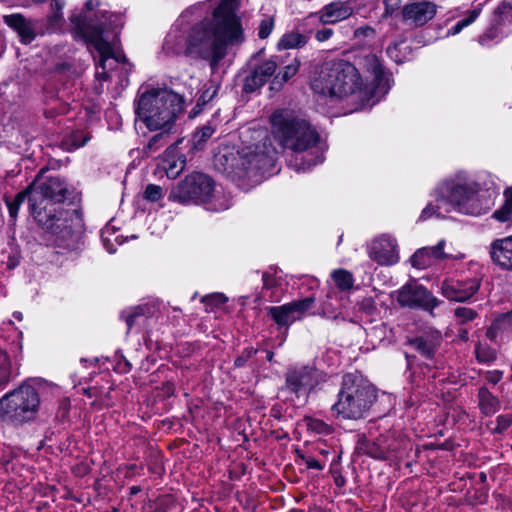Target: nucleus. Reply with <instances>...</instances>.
<instances>
[{"instance_id":"f257e3e1","label":"nucleus","mask_w":512,"mask_h":512,"mask_svg":"<svg viewBox=\"0 0 512 512\" xmlns=\"http://www.w3.org/2000/svg\"><path fill=\"white\" fill-rule=\"evenodd\" d=\"M236 0H220L211 18H205L190 29L188 57L209 62L212 70L227 54L229 45L244 41Z\"/></svg>"},{"instance_id":"f03ea898","label":"nucleus","mask_w":512,"mask_h":512,"mask_svg":"<svg viewBox=\"0 0 512 512\" xmlns=\"http://www.w3.org/2000/svg\"><path fill=\"white\" fill-rule=\"evenodd\" d=\"M99 6V0H87L83 10L72 12L70 22L76 34L100 56L99 67L102 71H97L96 77L107 80L106 62L112 58L117 62L125 59L115 52L120 43L119 34L124 20L121 15L112 14Z\"/></svg>"},{"instance_id":"7ed1b4c3","label":"nucleus","mask_w":512,"mask_h":512,"mask_svg":"<svg viewBox=\"0 0 512 512\" xmlns=\"http://www.w3.org/2000/svg\"><path fill=\"white\" fill-rule=\"evenodd\" d=\"M485 185V194L481 184L464 174H457L454 178L444 181L437 189L436 201L449 205L453 210L471 216L485 214L493 204V197L497 194L494 183L489 180Z\"/></svg>"},{"instance_id":"20e7f679","label":"nucleus","mask_w":512,"mask_h":512,"mask_svg":"<svg viewBox=\"0 0 512 512\" xmlns=\"http://www.w3.org/2000/svg\"><path fill=\"white\" fill-rule=\"evenodd\" d=\"M271 135L280 148L302 153L315 147L320 135L310 122L289 109H278L270 116Z\"/></svg>"},{"instance_id":"39448f33","label":"nucleus","mask_w":512,"mask_h":512,"mask_svg":"<svg viewBox=\"0 0 512 512\" xmlns=\"http://www.w3.org/2000/svg\"><path fill=\"white\" fill-rule=\"evenodd\" d=\"M377 400V390L358 373L343 375L337 401L332 414L343 420H360L367 417Z\"/></svg>"},{"instance_id":"423d86ee","label":"nucleus","mask_w":512,"mask_h":512,"mask_svg":"<svg viewBox=\"0 0 512 512\" xmlns=\"http://www.w3.org/2000/svg\"><path fill=\"white\" fill-rule=\"evenodd\" d=\"M184 98L170 90L152 89L143 93L135 112L150 131L160 128L175 130V121L183 112Z\"/></svg>"},{"instance_id":"0eeeda50","label":"nucleus","mask_w":512,"mask_h":512,"mask_svg":"<svg viewBox=\"0 0 512 512\" xmlns=\"http://www.w3.org/2000/svg\"><path fill=\"white\" fill-rule=\"evenodd\" d=\"M31 214L55 246L66 250L78 248L84 227L82 213L78 209L51 207Z\"/></svg>"},{"instance_id":"6e6552de","label":"nucleus","mask_w":512,"mask_h":512,"mask_svg":"<svg viewBox=\"0 0 512 512\" xmlns=\"http://www.w3.org/2000/svg\"><path fill=\"white\" fill-rule=\"evenodd\" d=\"M361 86L362 78L356 64L344 59L325 61L311 81L315 93L337 98L351 95Z\"/></svg>"},{"instance_id":"1a4fd4ad","label":"nucleus","mask_w":512,"mask_h":512,"mask_svg":"<svg viewBox=\"0 0 512 512\" xmlns=\"http://www.w3.org/2000/svg\"><path fill=\"white\" fill-rule=\"evenodd\" d=\"M40 383L29 380L0 398V422L23 426L36 421L41 398Z\"/></svg>"},{"instance_id":"9d476101","label":"nucleus","mask_w":512,"mask_h":512,"mask_svg":"<svg viewBox=\"0 0 512 512\" xmlns=\"http://www.w3.org/2000/svg\"><path fill=\"white\" fill-rule=\"evenodd\" d=\"M278 154L279 151L272 145L271 139L265 136L261 144L247 147L239 153L240 162L237 165L247 176L271 173Z\"/></svg>"},{"instance_id":"9b49d317","label":"nucleus","mask_w":512,"mask_h":512,"mask_svg":"<svg viewBox=\"0 0 512 512\" xmlns=\"http://www.w3.org/2000/svg\"><path fill=\"white\" fill-rule=\"evenodd\" d=\"M29 208L36 210L50 209L56 203H63L71 194L67 183L60 177H49L45 181L29 185Z\"/></svg>"},{"instance_id":"f8f14e48","label":"nucleus","mask_w":512,"mask_h":512,"mask_svg":"<svg viewBox=\"0 0 512 512\" xmlns=\"http://www.w3.org/2000/svg\"><path fill=\"white\" fill-rule=\"evenodd\" d=\"M214 191L213 180L203 173H193L174 187L169 195V200L180 204L191 202H207Z\"/></svg>"},{"instance_id":"ddd939ff","label":"nucleus","mask_w":512,"mask_h":512,"mask_svg":"<svg viewBox=\"0 0 512 512\" xmlns=\"http://www.w3.org/2000/svg\"><path fill=\"white\" fill-rule=\"evenodd\" d=\"M321 381V372L312 365L289 366L285 372L284 390L305 402Z\"/></svg>"},{"instance_id":"4468645a","label":"nucleus","mask_w":512,"mask_h":512,"mask_svg":"<svg viewBox=\"0 0 512 512\" xmlns=\"http://www.w3.org/2000/svg\"><path fill=\"white\" fill-rule=\"evenodd\" d=\"M396 300L401 307L421 309L432 313L440 301L425 286L416 281L408 282L396 291Z\"/></svg>"},{"instance_id":"2eb2a0df","label":"nucleus","mask_w":512,"mask_h":512,"mask_svg":"<svg viewBox=\"0 0 512 512\" xmlns=\"http://www.w3.org/2000/svg\"><path fill=\"white\" fill-rule=\"evenodd\" d=\"M314 302L315 298L309 296L280 306L267 307L266 310L279 329L284 327L287 330L294 322L303 318Z\"/></svg>"},{"instance_id":"dca6fc26","label":"nucleus","mask_w":512,"mask_h":512,"mask_svg":"<svg viewBox=\"0 0 512 512\" xmlns=\"http://www.w3.org/2000/svg\"><path fill=\"white\" fill-rule=\"evenodd\" d=\"M4 23L15 31L22 44L32 43L36 37L46 33L45 21L38 18H27L20 13L3 16Z\"/></svg>"},{"instance_id":"f3484780","label":"nucleus","mask_w":512,"mask_h":512,"mask_svg":"<svg viewBox=\"0 0 512 512\" xmlns=\"http://www.w3.org/2000/svg\"><path fill=\"white\" fill-rule=\"evenodd\" d=\"M358 449L374 459L386 460L396 455L398 445L391 435L386 434L376 439L365 438L359 441Z\"/></svg>"},{"instance_id":"a211bd4d","label":"nucleus","mask_w":512,"mask_h":512,"mask_svg":"<svg viewBox=\"0 0 512 512\" xmlns=\"http://www.w3.org/2000/svg\"><path fill=\"white\" fill-rule=\"evenodd\" d=\"M480 288V279L466 280L446 279L442 282L441 292L445 298L456 302L469 300Z\"/></svg>"},{"instance_id":"6ab92c4d","label":"nucleus","mask_w":512,"mask_h":512,"mask_svg":"<svg viewBox=\"0 0 512 512\" xmlns=\"http://www.w3.org/2000/svg\"><path fill=\"white\" fill-rule=\"evenodd\" d=\"M370 259L380 265H393L399 260L396 240L390 236L382 235L372 241L368 249Z\"/></svg>"},{"instance_id":"aec40b11","label":"nucleus","mask_w":512,"mask_h":512,"mask_svg":"<svg viewBox=\"0 0 512 512\" xmlns=\"http://www.w3.org/2000/svg\"><path fill=\"white\" fill-rule=\"evenodd\" d=\"M277 58V56H273L252 68L251 73L244 81L245 92L252 93L266 84L271 77L274 78L278 67Z\"/></svg>"},{"instance_id":"412c9836","label":"nucleus","mask_w":512,"mask_h":512,"mask_svg":"<svg viewBox=\"0 0 512 512\" xmlns=\"http://www.w3.org/2000/svg\"><path fill=\"white\" fill-rule=\"evenodd\" d=\"M437 5L431 1L412 2L402 9V17L405 21H411L415 26H423L434 18Z\"/></svg>"},{"instance_id":"4be33fe9","label":"nucleus","mask_w":512,"mask_h":512,"mask_svg":"<svg viewBox=\"0 0 512 512\" xmlns=\"http://www.w3.org/2000/svg\"><path fill=\"white\" fill-rule=\"evenodd\" d=\"M352 13L353 8L348 2L334 1L322 7L318 12L311 13L308 19L317 18L324 25L335 24L347 19Z\"/></svg>"},{"instance_id":"5701e85b","label":"nucleus","mask_w":512,"mask_h":512,"mask_svg":"<svg viewBox=\"0 0 512 512\" xmlns=\"http://www.w3.org/2000/svg\"><path fill=\"white\" fill-rule=\"evenodd\" d=\"M445 241L441 240L437 245L418 249L410 258L413 267L426 269L440 260L450 258L451 255L443 251Z\"/></svg>"},{"instance_id":"b1692460","label":"nucleus","mask_w":512,"mask_h":512,"mask_svg":"<svg viewBox=\"0 0 512 512\" xmlns=\"http://www.w3.org/2000/svg\"><path fill=\"white\" fill-rule=\"evenodd\" d=\"M490 256L495 264L512 271V235L491 244Z\"/></svg>"},{"instance_id":"393cba45","label":"nucleus","mask_w":512,"mask_h":512,"mask_svg":"<svg viewBox=\"0 0 512 512\" xmlns=\"http://www.w3.org/2000/svg\"><path fill=\"white\" fill-rule=\"evenodd\" d=\"M440 343L441 336L439 334H425L409 340V344L427 359L434 357Z\"/></svg>"},{"instance_id":"a878e982","label":"nucleus","mask_w":512,"mask_h":512,"mask_svg":"<svg viewBox=\"0 0 512 512\" xmlns=\"http://www.w3.org/2000/svg\"><path fill=\"white\" fill-rule=\"evenodd\" d=\"M182 142V139L174 141L165 151L164 169L169 178H176L185 168L186 158L179 155L177 158L173 156L175 148Z\"/></svg>"},{"instance_id":"bb28decb","label":"nucleus","mask_w":512,"mask_h":512,"mask_svg":"<svg viewBox=\"0 0 512 512\" xmlns=\"http://www.w3.org/2000/svg\"><path fill=\"white\" fill-rule=\"evenodd\" d=\"M190 42V30L187 34L181 33L179 30H172L166 37L164 47L167 52L176 55H185L188 57Z\"/></svg>"},{"instance_id":"cd10ccee","label":"nucleus","mask_w":512,"mask_h":512,"mask_svg":"<svg viewBox=\"0 0 512 512\" xmlns=\"http://www.w3.org/2000/svg\"><path fill=\"white\" fill-rule=\"evenodd\" d=\"M478 402L481 413L486 416L494 415L500 409V401L486 386L478 390Z\"/></svg>"},{"instance_id":"c85d7f7f","label":"nucleus","mask_w":512,"mask_h":512,"mask_svg":"<svg viewBox=\"0 0 512 512\" xmlns=\"http://www.w3.org/2000/svg\"><path fill=\"white\" fill-rule=\"evenodd\" d=\"M356 64L363 70L369 72L374 81L380 82L383 78V67L377 57V55L373 53H368L362 56H358L356 58Z\"/></svg>"},{"instance_id":"c756f323","label":"nucleus","mask_w":512,"mask_h":512,"mask_svg":"<svg viewBox=\"0 0 512 512\" xmlns=\"http://www.w3.org/2000/svg\"><path fill=\"white\" fill-rule=\"evenodd\" d=\"M151 313V307L148 305H139L123 311L121 318L125 320L127 330L130 331L134 326L142 324Z\"/></svg>"},{"instance_id":"7c9ffc66","label":"nucleus","mask_w":512,"mask_h":512,"mask_svg":"<svg viewBox=\"0 0 512 512\" xmlns=\"http://www.w3.org/2000/svg\"><path fill=\"white\" fill-rule=\"evenodd\" d=\"M300 67V61L294 58L289 64L285 65L272 79L270 88L272 90H280L286 82L294 77Z\"/></svg>"},{"instance_id":"2f4dec72","label":"nucleus","mask_w":512,"mask_h":512,"mask_svg":"<svg viewBox=\"0 0 512 512\" xmlns=\"http://www.w3.org/2000/svg\"><path fill=\"white\" fill-rule=\"evenodd\" d=\"M157 131L159 132L153 135L145 146L146 153H154L168 145L170 143L171 136L176 133V130L171 128H160Z\"/></svg>"},{"instance_id":"473e14b6","label":"nucleus","mask_w":512,"mask_h":512,"mask_svg":"<svg viewBox=\"0 0 512 512\" xmlns=\"http://www.w3.org/2000/svg\"><path fill=\"white\" fill-rule=\"evenodd\" d=\"M219 90V85L214 82H210L206 85V88L202 91L199 96L196 105L190 111V117H196L203 109V107L209 103L214 97L217 95Z\"/></svg>"},{"instance_id":"72a5a7b5","label":"nucleus","mask_w":512,"mask_h":512,"mask_svg":"<svg viewBox=\"0 0 512 512\" xmlns=\"http://www.w3.org/2000/svg\"><path fill=\"white\" fill-rule=\"evenodd\" d=\"M512 24V4L502 3L494 11L492 25L495 28Z\"/></svg>"},{"instance_id":"f704fd0d","label":"nucleus","mask_w":512,"mask_h":512,"mask_svg":"<svg viewBox=\"0 0 512 512\" xmlns=\"http://www.w3.org/2000/svg\"><path fill=\"white\" fill-rule=\"evenodd\" d=\"M335 285L342 291L350 290L354 285V277L345 269H336L331 274Z\"/></svg>"},{"instance_id":"c9c22d12","label":"nucleus","mask_w":512,"mask_h":512,"mask_svg":"<svg viewBox=\"0 0 512 512\" xmlns=\"http://www.w3.org/2000/svg\"><path fill=\"white\" fill-rule=\"evenodd\" d=\"M504 196V205L493 213V217L500 222L512 221V187L505 190Z\"/></svg>"},{"instance_id":"e433bc0d","label":"nucleus","mask_w":512,"mask_h":512,"mask_svg":"<svg viewBox=\"0 0 512 512\" xmlns=\"http://www.w3.org/2000/svg\"><path fill=\"white\" fill-rule=\"evenodd\" d=\"M307 43V37L300 33H287L282 36L278 42V47L281 49H293L304 46Z\"/></svg>"},{"instance_id":"4c0bfd02","label":"nucleus","mask_w":512,"mask_h":512,"mask_svg":"<svg viewBox=\"0 0 512 512\" xmlns=\"http://www.w3.org/2000/svg\"><path fill=\"white\" fill-rule=\"evenodd\" d=\"M215 129L211 125H204L193 133L191 139L192 149H202L207 140L213 135Z\"/></svg>"},{"instance_id":"58836bf2","label":"nucleus","mask_w":512,"mask_h":512,"mask_svg":"<svg viewBox=\"0 0 512 512\" xmlns=\"http://www.w3.org/2000/svg\"><path fill=\"white\" fill-rule=\"evenodd\" d=\"M26 198H30L29 186L16 194L13 199L6 198L5 202L11 218L15 219L17 217L19 208Z\"/></svg>"},{"instance_id":"ea45409f","label":"nucleus","mask_w":512,"mask_h":512,"mask_svg":"<svg viewBox=\"0 0 512 512\" xmlns=\"http://www.w3.org/2000/svg\"><path fill=\"white\" fill-rule=\"evenodd\" d=\"M11 380V361L8 354L0 348V387L6 386Z\"/></svg>"},{"instance_id":"a19ab883","label":"nucleus","mask_w":512,"mask_h":512,"mask_svg":"<svg viewBox=\"0 0 512 512\" xmlns=\"http://www.w3.org/2000/svg\"><path fill=\"white\" fill-rule=\"evenodd\" d=\"M480 14V8L473 9L468 12V15L462 20L458 21L453 27H451L448 31V35H456L460 33V31L472 24Z\"/></svg>"},{"instance_id":"79ce46f5","label":"nucleus","mask_w":512,"mask_h":512,"mask_svg":"<svg viewBox=\"0 0 512 512\" xmlns=\"http://www.w3.org/2000/svg\"><path fill=\"white\" fill-rule=\"evenodd\" d=\"M476 359L480 363H491L496 359V351L489 346L478 344L475 348Z\"/></svg>"},{"instance_id":"37998d69","label":"nucleus","mask_w":512,"mask_h":512,"mask_svg":"<svg viewBox=\"0 0 512 512\" xmlns=\"http://www.w3.org/2000/svg\"><path fill=\"white\" fill-rule=\"evenodd\" d=\"M164 197L161 186L156 184H148L143 192V198L149 202H158Z\"/></svg>"},{"instance_id":"c03bdc74","label":"nucleus","mask_w":512,"mask_h":512,"mask_svg":"<svg viewBox=\"0 0 512 512\" xmlns=\"http://www.w3.org/2000/svg\"><path fill=\"white\" fill-rule=\"evenodd\" d=\"M308 428L313 432L323 435H329L333 431V428L329 424H327L323 420L314 418L309 419Z\"/></svg>"},{"instance_id":"a18cd8bd","label":"nucleus","mask_w":512,"mask_h":512,"mask_svg":"<svg viewBox=\"0 0 512 512\" xmlns=\"http://www.w3.org/2000/svg\"><path fill=\"white\" fill-rule=\"evenodd\" d=\"M274 28V18L272 16H264L258 27V37L266 39L269 37Z\"/></svg>"},{"instance_id":"49530a36","label":"nucleus","mask_w":512,"mask_h":512,"mask_svg":"<svg viewBox=\"0 0 512 512\" xmlns=\"http://www.w3.org/2000/svg\"><path fill=\"white\" fill-rule=\"evenodd\" d=\"M454 315L461 321V323H465L474 320L478 314L471 308L458 307L454 310Z\"/></svg>"},{"instance_id":"de8ad7c7","label":"nucleus","mask_w":512,"mask_h":512,"mask_svg":"<svg viewBox=\"0 0 512 512\" xmlns=\"http://www.w3.org/2000/svg\"><path fill=\"white\" fill-rule=\"evenodd\" d=\"M298 456L307 469L322 470L324 468V464L311 455H305L298 451Z\"/></svg>"},{"instance_id":"09e8293b","label":"nucleus","mask_w":512,"mask_h":512,"mask_svg":"<svg viewBox=\"0 0 512 512\" xmlns=\"http://www.w3.org/2000/svg\"><path fill=\"white\" fill-rule=\"evenodd\" d=\"M257 353V350L250 347V348H245L241 355H239L235 361H234V367L236 368H241L243 366H245V364L247 363V361Z\"/></svg>"},{"instance_id":"8fccbe9b","label":"nucleus","mask_w":512,"mask_h":512,"mask_svg":"<svg viewBox=\"0 0 512 512\" xmlns=\"http://www.w3.org/2000/svg\"><path fill=\"white\" fill-rule=\"evenodd\" d=\"M359 310L371 315L376 311V303L372 297H364L358 302Z\"/></svg>"},{"instance_id":"3c124183","label":"nucleus","mask_w":512,"mask_h":512,"mask_svg":"<svg viewBox=\"0 0 512 512\" xmlns=\"http://www.w3.org/2000/svg\"><path fill=\"white\" fill-rule=\"evenodd\" d=\"M45 21L46 32L50 29L58 27L62 20V13L53 11L52 14L46 18H42Z\"/></svg>"},{"instance_id":"603ef678","label":"nucleus","mask_w":512,"mask_h":512,"mask_svg":"<svg viewBox=\"0 0 512 512\" xmlns=\"http://www.w3.org/2000/svg\"><path fill=\"white\" fill-rule=\"evenodd\" d=\"M227 301V297L222 293H213L203 297L202 302L210 304L212 306H220Z\"/></svg>"},{"instance_id":"864d4df0","label":"nucleus","mask_w":512,"mask_h":512,"mask_svg":"<svg viewBox=\"0 0 512 512\" xmlns=\"http://www.w3.org/2000/svg\"><path fill=\"white\" fill-rule=\"evenodd\" d=\"M494 321H500V330L508 331L512 329V312L501 314Z\"/></svg>"},{"instance_id":"5fc2aeb1","label":"nucleus","mask_w":512,"mask_h":512,"mask_svg":"<svg viewBox=\"0 0 512 512\" xmlns=\"http://www.w3.org/2000/svg\"><path fill=\"white\" fill-rule=\"evenodd\" d=\"M439 206H434L433 204H428L423 210L419 217L420 220H427L431 218L433 215L437 217L441 216V213L438 212Z\"/></svg>"},{"instance_id":"6e6d98bb","label":"nucleus","mask_w":512,"mask_h":512,"mask_svg":"<svg viewBox=\"0 0 512 512\" xmlns=\"http://www.w3.org/2000/svg\"><path fill=\"white\" fill-rule=\"evenodd\" d=\"M499 325H500V321H493L491 326L488 328V330L486 332V336L490 340L494 341L498 337V335L501 332H503V330H500Z\"/></svg>"},{"instance_id":"4d7b16f0","label":"nucleus","mask_w":512,"mask_h":512,"mask_svg":"<svg viewBox=\"0 0 512 512\" xmlns=\"http://www.w3.org/2000/svg\"><path fill=\"white\" fill-rule=\"evenodd\" d=\"M498 429L505 430L512 425V414L499 415L497 417Z\"/></svg>"},{"instance_id":"13d9d810","label":"nucleus","mask_w":512,"mask_h":512,"mask_svg":"<svg viewBox=\"0 0 512 512\" xmlns=\"http://www.w3.org/2000/svg\"><path fill=\"white\" fill-rule=\"evenodd\" d=\"M323 160H324V158H323L322 154L321 155H317L316 157L308 159L307 161L301 163L300 166L298 167V170L309 169L312 166H315V165H317L319 163H322Z\"/></svg>"},{"instance_id":"bf43d9fd","label":"nucleus","mask_w":512,"mask_h":512,"mask_svg":"<svg viewBox=\"0 0 512 512\" xmlns=\"http://www.w3.org/2000/svg\"><path fill=\"white\" fill-rule=\"evenodd\" d=\"M333 30L331 28H322L316 31L315 38L319 42H324L330 39L333 35Z\"/></svg>"},{"instance_id":"052dcab7","label":"nucleus","mask_w":512,"mask_h":512,"mask_svg":"<svg viewBox=\"0 0 512 512\" xmlns=\"http://www.w3.org/2000/svg\"><path fill=\"white\" fill-rule=\"evenodd\" d=\"M263 287L266 289H271L276 286L277 281L273 274L269 272H264L262 275Z\"/></svg>"},{"instance_id":"680f3d73","label":"nucleus","mask_w":512,"mask_h":512,"mask_svg":"<svg viewBox=\"0 0 512 512\" xmlns=\"http://www.w3.org/2000/svg\"><path fill=\"white\" fill-rule=\"evenodd\" d=\"M485 377L489 383L495 385L502 379L503 372L499 370L487 371Z\"/></svg>"},{"instance_id":"e2e57ef3","label":"nucleus","mask_w":512,"mask_h":512,"mask_svg":"<svg viewBox=\"0 0 512 512\" xmlns=\"http://www.w3.org/2000/svg\"><path fill=\"white\" fill-rule=\"evenodd\" d=\"M90 139L88 135L75 134L73 136L72 144L75 148L83 147Z\"/></svg>"},{"instance_id":"0e129e2a","label":"nucleus","mask_w":512,"mask_h":512,"mask_svg":"<svg viewBox=\"0 0 512 512\" xmlns=\"http://www.w3.org/2000/svg\"><path fill=\"white\" fill-rule=\"evenodd\" d=\"M398 46H399V43L394 42V43H391V44L387 47V53H388V55H389L391 58H394L396 62H400V60L397 58V55H395V53H396V52H397V50H398Z\"/></svg>"},{"instance_id":"69168bd1","label":"nucleus","mask_w":512,"mask_h":512,"mask_svg":"<svg viewBox=\"0 0 512 512\" xmlns=\"http://www.w3.org/2000/svg\"><path fill=\"white\" fill-rule=\"evenodd\" d=\"M51 6L53 11L61 13L64 3L61 0H53Z\"/></svg>"},{"instance_id":"338daca9","label":"nucleus","mask_w":512,"mask_h":512,"mask_svg":"<svg viewBox=\"0 0 512 512\" xmlns=\"http://www.w3.org/2000/svg\"><path fill=\"white\" fill-rule=\"evenodd\" d=\"M457 336L459 337V339H461L462 341H465V342L468 341V339H469L468 331L464 328L458 329Z\"/></svg>"},{"instance_id":"774afa93","label":"nucleus","mask_w":512,"mask_h":512,"mask_svg":"<svg viewBox=\"0 0 512 512\" xmlns=\"http://www.w3.org/2000/svg\"><path fill=\"white\" fill-rule=\"evenodd\" d=\"M393 12V8L388 4V2H385V12L383 14L384 17L390 16Z\"/></svg>"}]
</instances>
